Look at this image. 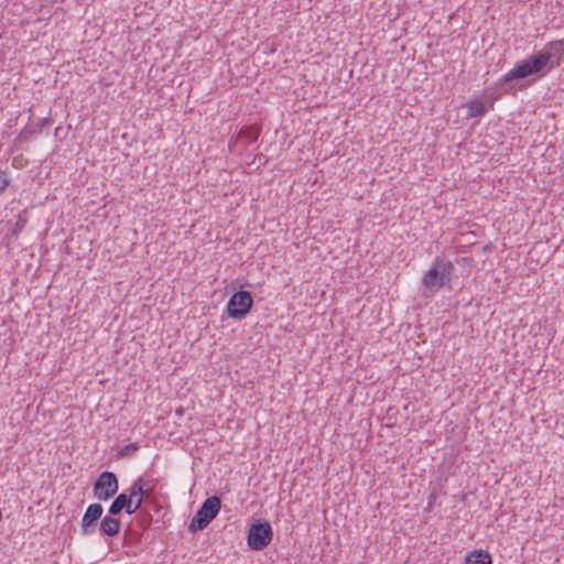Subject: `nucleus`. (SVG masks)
Instances as JSON below:
<instances>
[{
  "mask_svg": "<svg viewBox=\"0 0 564 564\" xmlns=\"http://www.w3.org/2000/svg\"><path fill=\"white\" fill-rule=\"evenodd\" d=\"M453 271L454 265L449 260L437 257L422 278V295L426 299L434 296L451 282Z\"/></svg>",
  "mask_w": 564,
  "mask_h": 564,
  "instance_id": "nucleus-1",
  "label": "nucleus"
},
{
  "mask_svg": "<svg viewBox=\"0 0 564 564\" xmlns=\"http://www.w3.org/2000/svg\"><path fill=\"white\" fill-rule=\"evenodd\" d=\"M551 69L552 68H550L547 56L545 55L543 50H540L536 53L532 54L527 59H523L520 63H518L516 67L509 70L507 74H505L500 80L505 85H507L513 79L527 78L531 75L543 74Z\"/></svg>",
  "mask_w": 564,
  "mask_h": 564,
  "instance_id": "nucleus-2",
  "label": "nucleus"
},
{
  "mask_svg": "<svg viewBox=\"0 0 564 564\" xmlns=\"http://www.w3.org/2000/svg\"><path fill=\"white\" fill-rule=\"evenodd\" d=\"M221 501L219 497L212 496L207 498L197 510L189 523V530L195 532L204 530L219 513Z\"/></svg>",
  "mask_w": 564,
  "mask_h": 564,
  "instance_id": "nucleus-3",
  "label": "nucleus"
},
{
  "mask_svg": "<svg viewBox=\"0 0 564 564\" xmlns=\"http://www.w3.org/2000/svg\"><path fill=\"white\" fill-rule=\"evenodd\" d=\"M272 535V528L268 521L254 523L248 532V545L253 551H261L270 544Z\"/></svg>",
  "mask_w": 564,
  "mask_h": 564,
  "instance_id": "nucleus-4",
  "label": "nucleus"
},
{
  "mask_svg": "<svg viewBox=\"0 0 564 564\" xmlns=\"http://www.w3.org/2000/svg\"><path fill=\"white\" fill-rule=\"evenodd\" d=\"M252 296L248 291H238L234 293L228 303H227V312L231 318L241 319L243 318L252 307Z\"/></svg>",
  "mask_w": 564,
  "mask_h": 564,
  "instance_id": "nucleus-5",
  "label": "nucleus"
},
{
  "mask_svg": "<svg viewBox=\"0 0 564 564\" xmlns=\"http://www.w3.org/2000/svg\"><path fill=\"white\" fill-rule=\"evenodd\" d=\"M119 489L117 476L112 471H104L94 484V495L99 500H108Z\"/></svg>",
  "mask_w": 564,
  "mask_h": 564,
  "instance_id": "nucleus-6",
  "label": "nucleus"
},
{
  "mask_svg": "<svg viewBox=\"0 0 564 564\" xmlns=\"http://www.w3.org/2000/svg\"><path fill=\"white\" fill-rule=\"evenodd\" d=\"M104 508L100 503H91L86 509L80 524L83 535H91L97 529V521L102 516Z\"/></svg>",
  "mask_w": 564,
  "mask_h": 564,
  "instance_id": "nucleus-7",
  "label": "nucleus"
},
{
  "mask_svg": "<svg viewBox=\"0 0 564 564\" xmlns=\"http://www.w3.org/2000/svg\"><path fill=\"white\" fill-rule=\"evenodd\" d=\"M542 50L547 56L550 68L558 67L564 61V40L549 42Z\"/></svg>",
  "mask_w": 564,
  "mask_h": 564,
  "instance_id": "nucleus-8",
  "label": "nucleus"
},
{
  "mask_svg": "<svg viewBox=\"0 0 564 564\" xmlns=\"http://www.w3.org/2000/svg\"><path fill=\"white\" fill-rule=\"evenodd\" d=\"M122 510H124L128 514H131L132 510V497L130 496V491L122 492L118 495L109 507V514L117 516Z\"/></svg>",
  "mask_w": 564,
  "mask_h": 564,
  "instance_id": "nucleus-9",
  "label": "nucleus"
},
{
  "mask_svg": "<svg viewBox=\"0 0 564 564\" xmlns=\"http://www.w3.org/2000/svg\"><path fill=\"white\" fill-rule=\"evenodd\" d=\"M120 521L115 516H106L99 523V531L101 534L113 536L118 534L120 530Z\"/></svg>",
  "mask_w": 564,
  "mask_h": 564,
  "instance_id": "nucleus-10",
  "label": "nucleus"
},
{
  "mask_svg": "<svg viewBox=\"0 0 564 564\" xmlns=\"http://www.w3.org/2000/svg\"><path fill=\"white\" fill-rule=\"evenodd\" d=\"M465 564H492V561L489 552L475 550L466 556Z\"/></svg>",
  "mask_w": 564,
  "mask_h": 564,
  "instance_id": "nucleus-11",
  "label": "nucleus"
},
{
  "mask_svg": "<svg viewBox=\"0 0 564 564\" xmlns=\"http://www.w3.org/2000/svg\"><path fill=\"white\" fill-rule=\"evenodd\" d=\"M468 116L471 118H480L487 112V108L482 101L470 100L467 102Z\"/></svg>",
  "mask_w": 564,
  "mask_h": 564,
  "instance_id": "nucleus-12",
  "label": "nucleus"
},
{
  "mask_svg": "<svg viewBox=\"0 0 564 564\" xmlns=\"http://www.w3.org/2000/svg\"><path fill=\"white\" fill-rule=\"evenodd\" d=\"M135 484H139L140 486H142V489L151 497L154 492V489H155V486H156V481L154 479H151V478H144V477H139L135 481Z\"/></svg>",
  "mask_w": 564,
  "mask_h": 564,
  "instance_id": "nucleus-13",
  "label": "nucleus"
},
{
  "mask_svg": "<svg viewBox=\"0 0 564 564\" xmlns=\"http://www.w3.org/2000/svg\"><path fill=\"white\" fill-rule=\"evenodd\" d=\"M258 137L259 131L253 128H243L238 133V138H247L250 143L256 142Z\"/></svg>",
  "mask_w": 564,
  "mask_h": 564,
  "instance_id": "nucleus-14",
  "label": "nucleus"
},
{
  "mask_svg": "<svg viewBox=\"0 0 564 564\" xmlns=\"http://www.w3.org/2000/svg\"><path fill=\"white\" fill-rule=\"evenodd\" d=\"M128 491H130V496L132 497V499H134L135 497L142 498V500H144V498H150V496L142 489V486L135 484L134 481L128 489Z\"/></svg>",
  "mask_w": 564,
  "mask_h": 564,
  "instance_id": "nucleus-15",
  "label": "nucleus"
},
{
  "mask_svg": "<svg viewBox=\"0 0 564 564\" xmlns=\"http://www.w3.org/2000/svg\"><path fill=\"white\" fill-rule=\"evenodd\" d=\"M36 134V131L33 129L24 128L21 130L19 135L17 137V140L20 142H26L30 139H32Z\"/></svg>",
  "mask_w": 564,
  "mask_h": 564,
  "instance_id": "nucleus-16",
  "label": "nucleus"
},
{
  "mask_svg": "<svg viewBox=\"0 0 564 564\" xmlns=\"http://www.w3.org/2000/svg\"><path fill=\"white\" fill-rule=\"evenodd\" d=\"M10 181L7 176V173L0 170V193L3 192L9 185Z\"/></svg>",
  "mask_w": 564,
  "mask_h": 564,
  "instance_id": "nucleus-17",
  "label": "nucleus"
},
{
  "mask_svg": "<svg viewBox=\"0 0 564 564\" xmlns=\"http://www.w3.org/2000/svg\"><path fill=\"white\" fill-rule=\"evenodd\" d=\"M25 224H26V218H24L22 215H19L18 220L15 223L14 234H18L19 231H21L24 228Z\"/></svg>",
  "mask_w": 564,
  "mask_h": 564,
  "instance_id": "nucleus-18",
  "label": "nucleus"
},
{
  "mask_svg": "<svg viewBox=\"0 0 564 564\" xmlns=\"http://www.w3.org/2000/svg\"><path fill=\"white\" fill-rule=\"evenodd\" d=\"M143 503V500L142 498H138L135 497L134 499H132V510H131V514L135 513L137 510L142 506Z\"/></svg>",
  "mask_w": 564,
  "mask_h": 564,
  "instance_id": "nucleus-19",
  "label": "nucleus"
},
{
  "mask_svg": "<svg viewBox=\"0 0 564 564\" xmlns=\"http://www.w3.org/2000/svg\"><path fill=\"white\" fill-rule=\"evenodd\" d=\"M50 122H51L50 118H47V117H46V118H43V119H41V120L39 121L37 127H39L40 129H42V128H44V127L48 126V124H50Z\"/></svg>",
  "mask_w": 564,
  "mask_h": 564,
  "instance_id": "nucleus-20",
  "label": "nucleus"
},
{
  "mask_svg": "<svg viewBox=\"0 0 564 564\" xmlns=\"http://www.w3.org/2000/svg\"><path fill=\"white\" fill-rule=\"evenodd\" d=\"M137 449V446L133 445V444H130V445H127L123 449V453L124 454H128L129 452H132V451H135Z\"/></svg>",
  "mask_w": 564,
  "mask_h": 564,
  "instance_id": "nucleus-21",
  "label": "nucleus"
}]
</instances>
